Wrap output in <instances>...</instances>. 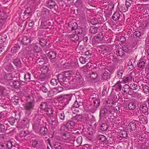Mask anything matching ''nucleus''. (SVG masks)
Instances as JSON below:
<instances>
[{"instance_id": "52", "label": "nucleus", "mask_w": 149, "mask_h": 149, "mask_svg": "<svg viewBox=\"0 0 149 149\" xmlns=\"http://www.w3.org/2000/svg\"><path fill=\"white\" fill-rule=\"evenodd\" d=\"M62 145L60 143L56 142L54 145V147L56 149H61Z\"/></svg>"}, {"instance_id": "32", "label": "nucleus", "mask_w": 149, "mask_h": 149, "mask_svg": "<svg viewBox=\"0 0 149 149\" xmlns=\"http://www.w3.org/2000/svg\"><path fill=\"white\" fill-rule=\"evenodd\" d=\"M8 122L10 125H13L15 122H18V120L16 118L13 117H10L8 119Z\"/></svg>"}, {"instance_id": "15", "label": "nucleus", "mask_w": 149, "mask_h": 149, "mask_svg": "<svg viewBox=\"0 0 149 149\" xmlns=\"http://www.w3.org/2000/svg\"><path fill=\"white\" fill-rule=\"evenodd\" d=\"M33 128L34 130L36 133L38 132L39 130L41 128L40 123L38 120H35L32 124Z\"/></svg>"}, {"instance_id": "58", "label": "nucleus", "mask_w": 149, "mask_h": 149, "mask_svg": "<svg viewBox=\"0 0 149 149\" xmlns=\"http://www.w3.org/2000/svg\"><path fill=\"white\" fill-rule=\"evenodd\" d=\"M141 32L139 31H135L134 34V37L136 38H139L141 37Z\"/></svg>"}, {"instance_id": "49", "label": "nucleus", "mask_w": 149, "mask_h": 149, "mask_svg": "<svg viewBox=\"0 0 149 149\" xmlns=\"http://www.w3.org/2000/svg\"><path fill=\"white\" fill-rule=\"evenodd\" d=\"M8 130V127H5L4 125L0 124V132H5Z\"/></svg>"}, {"instance_id": "23", "label": "nucleus", "mask_w": 149, "mask_h": 149, "mask_svg": "<svg viewBox=\"0 0 149 149\" xmlns=\"http://www.w3.org/2000/svg\"><path fill=\"white\" fill-rule=\"evenodd\" d=\"M11 86H13L15 88L19 89L20 88L21 84L17 81H14L11 82Z\"/></svg>"}, {"instance_id": "34", "label": "nucleus", "mask_w": 149, "mask_h": 149, "mask_svg": "<svg viewBox=\"0 0 149 149\" xmlns=\"http://www.w3.org/2000/svg\"><path fill=\"white\" fill-rule=\"evenodd\" d=\"M138 67L142 69H143L146 65V63L145 61L142 60H140L137 63Z\"/></svg>"}, {"instance_id": "47", "label": "nucleus", "mask_w": 149, "mask_h": 149, "mask_svg": "<svg viewBox=\"0 0 149 149\" xmlns=\"http://www.w3.org/2000/svg\"><path fill=\"white\" fill-rule=\"evenodd\" d=\"M111 107L109 106H106L104 107L102 109L104 111L106 114L108 113H111L112 112L111 110Z\"/></svg>"}, {"instance_id": "40", "label": "nucleus", "mask_w": 149, "mask_h": 149, "mask_svg": "<svg viewBox=\"0 0 149 149\" xmlns=\"http://www.w3.org/2000/svg\"><path fill=\"white\" fill-rule=\"evenodd\" d=\"M89 77L93 80H94L97 78L98 74L95 72H91L89 73Z\"/></svg>"}, {"instance_id": "57", "label": "nucleus", "mask_w": 149, "mask_h": 149, "mask_svg": "<svg viewBox=\"0 0 149 149\" xmlns=\"http://www.w3.org/2000/svg\"><path fill=\"white\" fill-rule=\"evenodd\" d=\"M65 72L66 73L68 74V75L69 77L70 76H72V77H74L75 75V73H76L77 71H74L73 70H68Z\"/></svg>"}, {"instance_id": "7", "label": "nucleus", "mask_w": 149, "mask_h": 149, "mask_svg": "<svg viewBox=\"0 0 149 149\" xmlns=\"http://www.w3.org/2000/svg\"><path fill=\"white\" fill-rule=\"evenodd\" d=\"M32 10L30 7H27L23 12L21 13L22 16L24 19H27L31 15Z\"/></svg>"}, {"instance_id": "63", "label": "nucleus", "mask_w": 149, "mask_h": 149, "mask_svg": "<svg viewBox=\"0 0 149 149\" xmlns=\"http://www.w3.org/2000/svg\"><path fill=\"white\" fill-rule=\"evenodd\" d=\"M74 119L77 121H80L82 119V116L81 115H77L74 117Z\"/></svg>"}, {"instance_id": "26", "label": "nucleus", "mask_w": 149, "mask_h": 149, "mask_svg": "<svg viewBox=\"0 0 149 149\" xmlns=\"http://www.w3.org/2000/svg\"><path fill=\"white\" fill-rule=\"evenodd\" d=\"M20 48V46L18 44H15L14 46L11 48V52L13 54H15L18 52L19 49Z\"/></svg>"}, {"instance_id": "29", "label": "nucleus", "mask_w": 149, "mask_h": 149, "mask_svg": "<svg viewBox=\"0 0 149 149\" xmlns=\"http://www.w3.org/2000/svg\"><path fill=\"white\" fill-rule=\"evenodd\" d=\"M5 69L8 72H12L14 70L13 66L11 63L7 65L5 68Z\"/></svg>"}, {"instance_id": "20", "label": "nucleus", "mask_w": 149, "mask_h": 149, "mask_svg": "<svg viewBox=\"0 0 149 149\" xmlns=\"http://www.w3.org/2000/svg\"><path fill=\"white\" fill-rule=\"evenodd\" d=\"M13 63L14 65L17 68H20L21 67V63L19 58H16L15 59Z\"/></svg>"}, {"instance_id": "18", "label": "nucleus", "mask_w": 149, "mask_h": 149, "mask_svg": "<svg viewBox=\"0 0 149 149\" xmlns=\"http://www.w3.org/2000/svg\"><path fill=\"white\" fill-rule=\"evenodd\" d=\"M121 83L120 81H118L113 86V88L116 91L119 92L121 91L122 88Z\"/></svg>"}, {"instance_id": "5", "label": "nucleus", "mask_w": 149, "mask_h": 149, "mask_svg": "<svg viewBox=\"0 0 149 149\" xmlns=\"http://www.w3.org/2000/svg\"><path fill=\"white\" fill-rule=\"evenodd\" d=\"M148 110L147 102L145 101L141 102L139 104V111L141 113H146L147 115H148Z\"/></svg>"}, {"instance_id": "30", "label": "nucleus", "mask_w": 149, "mask_h": 149, "mask_svg": "<svg viewBox=\"0 0 149 149\" xmlns=\"http://www.w3.org/2000/svg\"><path fill=\"white\" fill-rule=\"evenodd\" d=\"M29 134V132L28 130H22L19 132L18 136L20 138H22L25 137Z\"/></svg>"}, {"instance_id": "8", "label": "nucleus", "mask_w": 149, "mask_h": 149, "mask_svg": "<svg viewBox=\"0 0 149 149\" xmlns=\"http://www.w3.org/2000/svg\"><path fill=\"white\" fill-rule=\"evenodd\" d=\"M35 107L34 102H30L25 105L24 106V109L27 111L31 112L34 109Z\"/></svg>"}, {"instance_id": "37", "label": "nucleus", "mask_w": 149, "mask_h": 149, "mask_svg": "<svg viewBox=\"0 0 149 149\" xmlns=\"http://www.w3.org/2000/svg\"><path fill=\"white\" fill-rule=\"evenodd\" d=\"M69 28L71 31H73L77 28V24L76 23L70 22L68 24Z\"/></svg>"}, {"instance_id": "9", "label": "nucleus", "mask_w": 149, "mask_h": 149, "mask_svg": "<svg viewBox=\"0 0 149 149\" xmlns=\"http://www.w3.org/2000/svg\"><path fill=\"white\" fill-rule=\"evenodd\" d=\"M46 6L48 8L52 9L54 8L56 9L57 8V6L56 3L53 0H49L46 3Z\"/></svg>"}, {"instance_id": "56", "label": "nucleus", "mask_w": 149, "mask_h": 149, "mask_svg": "<svg viewBox=\"0 0 149 149\" xmlns=\"http://www.w3.org/2000/svg\"><path fill=\"white\" fill-rule=\"evenodd\" d=\"M101 129L103 131H106L108 129V126L105 123H103L101 125Z\"/></svg>"}, {"instance_id": "55", "label": "nucleus", "mask_w": 149, "mask_h": 149, "mask_svg": "<svg viewBox=\"0 0 149 149\" xmlns=\"http://www.w3.org/2000/svg\"><path fill=\"white\" fill-rule=\"evenodd\" d=\"M75 136L73 134H70V137L69 138V142L68 143H73L75 141Z\"/></svg>"}, {"instance_id": "46", "label": "nucleus", "mask_w": 149, "mask_h": 149, "mask_svg": "<svg viewBox=\"0 0 149 149\" xmlns=\"http://www.w3.org/2000/svg\"><path fill=\"white\" fill-rule=\"evenodd\" d=\"M48 68L46 66L44 65L40 68L42 73L44 74H47L48 71Z\"/></svg>"}, {"instance_id": "24", "label": "nucleus", "mask_w": 149, "mask_h": 149, "mask_svg": "<svg viewBox=\"0 0 149 149\" xmlns=\"http://www.w3.org/2000/svg\"><path fill=\"white\" fill-rule=\"evenodd\" d=\"M49 23V22H47V21H45L44 19H42L40 25L41 28L44 29H47L48 28V26L49 25L48 24Z\"/></svg>"}, {"instance_id": "10", "label": "nucleus", "mask_w": 149, "mask_h": 149, "mask_svg": "<svg viewBox=\"0 0 149 149\" xmlns=\"http://www.w3.org/2000/svg\"><path fill=\"white\" fill-rule=\"evenodd\" d=\"M122 13L120 10L116 11L113 14L112 16V19L114 21H116L122 17Z\"/></svg>"}, {"instance_id": "11", "label": "nucleus", "mask_w": 149, "mask_h": 149, "mask_svg": "<svg viewBox=\"0 0 149 149\" xmlns=\"http://www.w3.org/2000/svg\"><path fill=\"white\" fill-rule=\"evenodd\" d=\"M9 40V36L8 33L5 34L3 33L2 34L0 37L1 42L4 43L6 44L7 43Z\"/></svg>"}, {"instance_id": "4", "label": "nucleus", "mask_w": 149, "mask_h": 149, "mask_svg": "<svg viewBox=\"0 0 149 149\" xmlns=\"http://www.w3.org/2000/svg\"><path fill=\"white\" fill-rule=\"evenodd\" d=\"M72 95V93L65 94L63 95L60 96L58 98L63 102L65 105H66L68 104L69 102L71 100Z\"/></svg>"}, {"instance_id": "38", "label": "nucleus", "mask_w": 149, "mask_h": 149, "mask_svg": "<svg viewBox=\"0 0 149 149\" xmlns=\"http://www.w3.org/2000/svg\"><path fill=\"white\" fill-rule=\"evenodd\" d=\"M89 31L91 34H95L97 33V28L95 26H91L90 28Z\"/></svg>"}, {"instance_id": "17", "label": "nucleus", "mask_w": 149, "mask_h": 149, "mask_svg": "<svg viewBox=\"0 0 149 149\" xmlns=\"http://www.w3.org/2000/svg\"><path fill=\"white\" fill-rule=\"evenodd\" d=\"M110 78V74L107 71L104 72L101 75V79L103 81L108 80Z\"/></svg>"}, {"instance_id": "64", "label": "nucleus", "mask_w": 149, "mask_h": 149, "mask_svg": "<svg viewBox=\"0 0 149 149\" xmlns=\"http://www.w3.org/2000/svg\"><path fill=\"white\" fill-rule=\"evenodd\" d=\"M6 146L8 149H10L12 147L13 144L11 141H7L5 143Z\"/></svg>"}, {"instance_id": "28", "label": "nucleus", "mask_w": 149, "mask_h": 149, "mask_svg": "<svg viewBox=\"0 0 149 149\" xmlns=\"http://www.w3.org/2000/svg\"><path fill=\"white\" fill-rule=\"evenodd\" d=\"M142 90L143 92L146 94L149 93V85L148 84H142Z\"/></svg>"}, {"instance_id": "25", "label": "nucleus", "mask_w": 149, "mask_h": 149, "mask_svg": "<svg viewBox=\"0 0 149 149\" xmlns=\"http://www.w3.org/2000/svg\"><path fill=\"white\" fill-rule=\"evenodd\" d=\"M14 77V75L11 73L6 74L4 77V79L8 81L13 80Z\"/></svg>"}, {"instance_id": "43", "label": "nucleus", "mask_w": 149, "mask_h": 149, "mask_svg": "<svg viewBox=\"0 0 149 149\" xmlns=\"http://www.w3.org/2000/svg\"><path fill=\"white\" fill-rule=\"evenodd\" d=\"M75 6L77 8H81L83 6L82 0H77L75 4Z\"/></svg>"}, {"instance_id": "51", "label": "nucleus", "mask_w": 149, "mask_h": 149, "mask_svg": "<svg viewBox=\"0 0 149 149\" xmlns=\"http://www.w3.org/2000/svg\"><path fill=\"white\" fill-rule=\"evenodd\" d=\"M83 103L80 102H78L76 100L72 105V107L78 108L80 106L83 105Z\"/></svg>"}, {"instance_id": "59", "label": "nucleus", "mask_w": 149, "mask_h": 149, "mask_svg": "<svg viewBox=\"0 0 149 149\" xmlns=\"http://www.w3.org/2000/svg\"><path fill=\"white\" fill-rule=\"evenodd\" d=\"M58 80L53 79L51 80L50 81V84L52 86H54L56 85L58 83Z\"/></svg>"}, {"instance_id": "36", "label": "nucleus", "mask_w": 149, "mask_h": 149, "mask_svg": "<svg viewBox=\"0 0 149 149\" xmlns=\"http://www.w3.org/2000/svg\"><path fill=\"white\" fill-rule=\"evenodd\" d=\"M85 49V47L84 45H78L77 50L79 53L82 54V53L84 51Z\"/></svg>"}, {"instance_id": "12", "label": "nucleus", "mask_w": 149, "mask_h": 149, "mask_svg": "<svg viewBox=\"0 0 149 149\" xmlns=\"http://www.w3.org/2000/svg\"><path fill=\"white\" fill-rule=\"evenodd\" d=\"M47 58L45 55L41 56L36 60V63L39 65H42L44 64L46 61Z\"/></svg>"}, {"instance_id": "35", "label": "nucleus", "mask_w": 149, "mask_h": 149, "mask_svg": "<svg viewBox=\"0 0 149 149\" xmlns=\"http://www.w3.org/2000/svg\"><path fill=\"white\" fill-rule=\"evenodd\" d=\"M127 136V134L125 131H123L120 132V135L118 136V138L120 140L123 139H125Z\"/></svg>"}, {"instance_id": "27", "label": "nucleus", "mask_w": 149, "mask_h": 149, "mask_svg": "<svg viewBox=\"0 0 149 149\" xmlns=\"http://www.w3.org/2000/svg\"><path fill=\"white\" fill-rule=\"evenodd\" d=\"M40 128V129L39 130L38 132L36 133H40L42 135H45L47 133V129L46 127H41Z\"/></svg>"}, {"instance_id": "6", "label": "nucleus", "mask_w": 149, "mask_h": 149, "mask_svg": "<svg viewBox=\"0 0 149 149\" xmlns=\"http://www.w3.org/2000/svg\"><path fill=\"white\" fill-rule=\"evenodd\" d=\"M128 49L125 47H123L122 48H118L116 51V54L118 56H124L125 55V53L127 52Z\"/></svg>"}, {"instance_id": "1", "label": "nucleus", "mask_w": 149, "mask_h": 149, "mask_svg": "<svg viewBox=\"0 0 149 149\" xmlns=\"http://www.w3.org/2000/svg\"><path fill=\"white\" fill-rule=\"evenodd\" d=\"M69 77L68 75L65 71L57 75L58 81L62 86L65 88H67L70 85V84L68 81Z\"/></svg>"}, {"instance_id": "61", "label": "nucleus", "mask_w": 149, "mask_h": 149, "mask_svg": "<svg viewBox=\"0 0 149 149\" xmlns=\"http://www.w3.org/2000/svg\"><path fill=\"white\" fill-rule=\"evenodd\" d=\"M132 2V1L131 0H126L125 6L127 8V10L128 8L131 5Z\"/></svg>"}, {"instance_id": "54", "label": "nucleus", "mask_w": 149, "mask_h": 149, "mask_svg": "<svg viewBox=\"0 0 149 149\" xmlns=\"http://www.w3.org/2000/svg\"><path fill=\"white\" fill-rule=\"evenodd\" d=\"M56 94V93L55 91L52 90H50L48 91L47 95L48 97H51Z\"/></svg>"}, {"instance_id": "22", "label": "nucleus", "mask_w": 149, "mask_h": 149, "mask_svg": "<svg viewBox=\"0 0 149 149\" xmlns=\"http://www.w3.org/2000/svg\"><path fill=\"white\" fill-rule=\"evenodd\" d=\"M69 38H70L72 41L76 42L79 39V36L77 34H70L68 35Z\"/></svg>"}, {"instance_id": "41", "label": "nucleus", "mask_w": 149, "mask_h": 149, "mask_svg": "<svg viewBox=\"0 0 149 149\" xmlns=\"http://www.w3.org/2000/svg\"><path fill=\"white\" fill-rule=\"evenodd\" d=\"M61 131L62 132H66L70 130L67 126L66 124L63 125L61 128Z\"/></svg>"}, {"instance_id": "42", "label": "nucleus", "mask_w": 149, "mask_h": 149, "mask_svg": "<svg viewBox=\"0 0 149 149\" xmlns=\"http://www.w3.org/2000/svg\"><path fill=\"white\" fill-rule=\"evenodd\" d=\"M48 55L49 58H55L56 57V53L55 52L51 51L48 53Z\"/></svg>"}, {"instance_id": "31", "label": "nucleus", "mask_w": 149, "mask_h": 149, "mask_svg": "<svg viewBox=\"0 0 149 149\" xmlns=\"http://www.w3.org/2000/svg\"><path fill=\"white\" fill-rule=\"evenodd\" d=\"M123 88L124 89V93L130 95L132 93L131 91H130V87L127 84H125Z\"/></svg>"}, {"instance_id": "60", "label": "nucleus", "mask_w": 149, "mask_h": 149, "mask_svg": "<svg viewBox=\"0 0 149 149\" xmlns=\"http://www.w3.org/2000/svg\"><path fill=\"white\" fill-rule=\"evenodd\" d=\"M141 118H142L143 120H142V118L140 119V118L139 117V120L142 121V123L144 124H145L146 123H148V120L147 117H146L144 116H143L142 115L141 116H140Z\"/></svg>"}, {"instance_id": "16", "label": "nucleus", "mask_w": 149, "mask_h": 149, "mask_svg": "<svg viewBox=\"0 0 149 149\" xmlns=\"http://www.w3.org/2000/svg\"><path fill=\"white\" fill-rule=\"evenodd\" d=\"M1 19H0V28H1L5 22V21L6 19L8 16L6 14L4 13H1Z\"/></svg>"}, {"instance_id": "13", "label": "nucleus", "mask_w": 149, "mask_h": 149, "mask_svg": "<svg viewBox=\"0 0 149 149\" xmlns=\"http://www.w3.org/2000/svg\"><path fill=\"white\" fill-rule=\"evenodd\" d=\"M31 39L30 37L27 36L23 37L20 41V43L24 45H27L31 42Z\"/></svg>"}, {"instance_id": "44", "label": "nucleus", "mask_w": 149, "mask_h": 149, "mask_svg": "<svg viewBox=\"0 0 149 149\" xmlns=\"http://www.w3.org/2000/svg\"><path fill=\"white\" fill-rule=\"evenodd\" d=\"M128 107L130 109L134 110L136 107V102H132L129 103Z\"/></svg>"}, {"instance_id": "39", "label": "nucleus", "mask_w": 149, "mask_h": 149, "mask_svg": "<svg viewBox=\"0 0 149 149\" xmlns=\"http://www.w3.org/2000/svg\"><path fill=\"white\" fill-rule=\"evenodd\" d=\"M66 124L70 130L73 128L75 125V123L71 120L68 121Z\"/></svg>"}, {"instance_id": "19", "label": "nucleus", "mask_w": 149, "mask_h": 149, "mask_svg": "<svg viewBox=\"0 0 149 149\" xmlns=\"http://www.w3.org/2000/svg\"><path fill=\"white\" fill-rule=\"evenodd\" d=\"M73 80L75 81H77V83H80V80L82 78V77L79 72H77L75 74Z\"/></svg>"}, {"instance_id": "33", "label": "nucleus", "mask_w": 149, "mask_h": 149, "mask_svg": "<svg viewBox=\"0 0 149 149\" xmlns=\"http://www.w3.org/2000/svg\"><path fill=\"white\" fill-rule=\"evenodd\" d=\"M90 57H84L81 56L79 58V60L80 62L82 64H85L86 62H88V60Z\"/></svg>"}, {"instance_id": "50", "label": "nucleus", "mask_w": 149, "mask_h": 149, "mask_svg": "<svg viewBox=\"0 0 149 149\" xmlns=\"http://www.w3.org/2000/svg\"><path fill=\"white\" fill-rule=\"evenodd\" d=\"M33 49L34 52L36 53H39L41 51L42 49L41 48L38 46L35 45L33 48Z\"/></svg>"}, {"instance_id": "14", "label": "nucleus", "mask_w": 149, "mask_h": 149, "mask_svg": "<svg viewBox=\"0 0 149 149\" xmlns=\"http://www.w3.org/2000/svg\"><path fill=\"white\" fill-rule=\"evenodd\" d=\"M48 122L53 128H54L56 127L58 124L57 120L56 119L53 118V117H52V118H50V119L49 120Z\"/></svg>"}, {"instance_id": "53", "label": "nucleus", "mask_w": 149, "mask_h": 149, "mask_svg": "<svg viewBox=\"0 0 149 149\" xmlns=\"http://www.w3.org/2000/svg\"><path fill=\"white\" fill-rule=\"evenodd\" d=\"M98 138L99 141L101 142H104L107 140L105 136L101 134L98 136Z\"/></svg>"}, {"instance_id": "45", "label": "nucleus", "mask_w": 149, "mask_h": 149, "mask_svg": "<svg viewBox=\"0 0 149 149\" xmlns=\"http://www.w3.org/2000/svg\"><path fill=\"white\" fill-rule=\"evenodd\" d=\"M47 42L46 40L43 38H41L39 40V43L42 47L45 46Z\"/></svg>"}, {"instance_id": "48", "label": "nucleus", "mask_w": 149, "mask_h": 149, "mask_svg": "<svg viewBox=\"0 0 149 149\" xmlns=\"http://www.w3.org/2000/svg\"><path fill=\"white\" fill-rule=\"evenodd\" d=\"M31 74L29 73H27L24 76V78L26 81L29 82L31 80Z\"/></svg>"}, {"instance_id": "21", "label": "nucleus", "mask_w": 149, "mask_h": 149, "mask_svg": "<svg viewBox=\"0 0 149 149\" xmlns=\"http://www.w3.org/2000/svg\"><path fill=\"white\" fill-rule=\"evenodd\" d=\"M70 133H64L62 136V138L64 142L67 143L69 142V138L70 137Z\"/></svg>"}, {"instance_id": "2", "label": "nucleus", "mask_w": 149, "mask_h": 149, "mask_svg": "<svg viewBox=\"0 0 149 149\" xmlns=\"http://www.w3.org/2000/svg\"><path fill=\"white\" fill-rule=\"evenodd\" d=\"M40 109L42 112L47 115L53 114L54 111L47 102H41L40 104Z\"/></svg>"}, {"instance_id": "3", "label": "nucleus", "mask_w": 149, "mask_h": 149, "mask_svg": "<svg viewBox=\"0 0 149 149\" xmlns=\"http://www.w3.org/2000/svg\"><path fill=\"white\" fill-rule=\"evenodd\" d=\"M29 119L26 118H24L19 122L17 127L19 129L28 128L29 126Z\"/></svg>"}, {"instance_id": "62", "label": "nucleus", "mask_w": 149, "mask_h": 149, "mask_svg": "<svg viewBox=\"0 0 149 149\" xmlns=\"http://www.w3.org/2000/svg\"><path fill=\"white\" fill-rule=\"evenodd\" d=\"M130 86V89L133 90H136L138 89L137 85L134 83H131Z\"/></svg>"}]
</instances>
